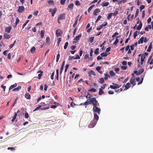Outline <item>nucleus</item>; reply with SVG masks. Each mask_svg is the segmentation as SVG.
<instances>
[{"label": "nucleus", "instance_id": "f257e3e1", "mask_svg": "<svg viewBox=\"0 0 153 153\" xmlns=\"http://www.w3.org/2000/svg\"><path fill=\"white\" fill-rule=\"evenodd\" d=\"M94 101L92 102V104H93V109H94L95 108L97 107L98 105L99 106V104L98 102V101L96 100V98H94Z\"/></svg>", "mask_w": 153, "mask_h": 153}, {"label": "nucleus", "instance_id": "f03ea898", "mask_svg": "<svg viewBox=\"0 0 153 153\" xmlns=\"http://www.w3.org/2000/svg\"><path fill=\"white\" fill-rule=\"evenodd\" d=\"M112 84L114 85H110V87L111 89H115L116 88H119L121 85H118L116 83H113Z\"/></svg>", "mask_w": 153, "mask_h": 153}, {"label": "nucleus", "instance_id": "7ed1b4c3", "mask_svg": "<svg viewBox=\"0 0 153 153\" xmlns=\"http://www.w3.org/2000/svg\"><path fill=\"white\" fill-rule=\"evenodd\" d=\"M153 56V53H152L151 55L149 57L148 61L147 63H149L150 64H153V59H152V57Z\"/></svg>", "mask_w": 153, "mask_h": 153}, {"label": "nucleus", "instance_id": "20e7f679", "mask_svg": "<svg viewBox=\"0 0 153 153\" xmlns=\"http://www.w3.org/2000/svg\"><path fill=\"white\" fill-rule=\"evenodd\" d=\"M97 123V121L94 120L91 121L90 124L89 125V126L90 128H93L94 127Z\"/></svg>", "mask_w": 153, "mask_h": 153}, {"label": "nucleus", "instance_id": "39448f33", "mask_svg": "<svg viewBox=\"0 0 153 153\" xmlns=\"http://www.w3.org/2000/svg\"><path fill=\"white\" fill-rule=\"evenodd\" d=\"M137 23V24L139 23V25L137 28V30H140L142 28V23L141 21H139V20H138Z\"/></svg>", "mask_w": 153, "mask_h": 153}, {"label": "nucleus", "instance_id": "423d86ee", "mask_svg": "<svg viewBox=\"0 0 153 153\" xmlns=\"http://www.w3.org/2000/svg\"><path fill=\"white\" fill-rule=\"evenodd\" d=\"M58 20H63L65 19V14L63 13L60 14L58 18Z\"/></svg>", "mask_w": 153, "mask_h": 153}, {"label": "nucleus", "instance_id": "0eeeda50", "mask_svg": "<svg viewBox=\"0 0 153 153\" xmlns=\"http://www.w3.org/2000/svg\"><path fill=\"white\" fill-rule=\"evenodd\" d=\"M81 34H79L78 36H76L74 39V40L75 41H73V43H76L77 42V41L79 40V39L81 37Z\"/></svg>", "mask_w": 153, "mask_h": 153}, {"label": "nucleus", "instance_id": "6e6552de", "mask_svg": "<svg viewBox=\"0 0 153 153\" xmlns=\"http://www.w3.org/2000/svg\"><path fill=\"white\" fill-rule=\"evenodd\" d=\"M25 8L23 6H19L18 7V11L19 13H22L25 10Z\"/></svg>", "mask_w": 153, "mask_h": 153}, {"label": "nucleus", "instance_id": "1a4fd4ad", "mask_svg": "<svg viewBox=\"0 0 153 153\" xmlns=\"http://www.w3.org/2000/svg\"><path fill=\"white\" fill-rule=\"evenodd\" d=\"M74 4L73 3H71L68 6L67 9L68 10H72L74 7Z\"/></svg>", "mask_w": 153, "mask_h": 153}, {"label": "nucleus", "instance_id": "9d476101", "mask_svg": "<svg viewBox=\"0 0 153 153\" xmlns=\"http://www.w3.org/2000/svg\"><path fill=\"white\" fill-rule=\"evenodd\" d=\"M93 110L94 112L97 113L99 114H100L101 111L100 108L97 107L95 108L94 109H93Z\"/></svg>", "mask_w": 153, "mask_h": 153}, {"label": "nucleus", "instance_id": "9b49d317", "mask_svg": "<svg viewBox=\"0 0 153 153\" xmlns=\"http://www.w3.org/2000/svg\"><path fill=\"white\" fill-rule=\"evenodd\" d=\"M62 31L60 29H58L56 30V35L57 37L61 36Z\"/></svg>", "mask_w": 153, "mask_h": 153}, {"label": "nucleus", "instance_id": "f8f14e48", "mask_svg": "<svg viewBox=\"0 0 153 153\" xmlns=\"http://www.w3.org/2000/svg\"><path fill=\"white\" fill-rule=\"evenodd\" d=\"M94 98H92L90 100H89V99H87L86 101V102L88 103V104H90L92 103V102L94 101Z\"/></svg>", "mask_w": 153, "mask_h": 153}, {"label": "nucleus", "instance_id": "ddd939ff", "mask_svg": "<svg viewBox=\"0 0 153 153\" xmlns=\"http://www.w3.org/2000/svg\"><path fill=\"white\" fill-rule=\"evenodd\" d=\"M100 11L99 9L97 8L94 11L93 14L95 16L97 15V13L100 12Z\"/></svg>", "mask_w": 153, "mask_h": 153}, {"label": "nucleus", "instance_id": "4468645a", "mask_svg": "<svg viewBox=\"0 0 153 153\" xmlns=\"http://www.w3.org/2000/svg\"><path fill=\"white\" fill-rule=\"evenodd\" d=\"M130 82L131 84L132 85V87L135 85L136 84L135 82V79L134 78H132L130 80Z\"/></svg>", "mask_w": 153, "mask_h": 153}, {"label": "nucleus", "instance_id": "2eb2a0df", "mask_svg": "<svg viewBox=\"0 0 153 153\" xmlns=\"http://www.w3.org/2000/svg\"><path fill=\"white\" fill-rule=\"evenodd\" d=\"M11 29L12 28L11 26L7 27L5 28V31L7 33H10Z\"/></svg>", "mask_w": 153, "mask_h": 153}, {"label": "nucleus", "instance_id": "dca6fc26", "mask_svg": "<svg viewBox=\"0 0 153 153\" xmlns=\"http://www.w3.org/2000/svg\"><path fill=\"white\" fill-rule=\"evenodd\" d=\"M40 73V74H39L38 75V76H39L38 79H40L41 78V76L42 75V74L43 73V72L42 71L40 70L37 72V73Z\"/></svg>", "mask_w": 153, "mask_h": 153}, {"label": "nucleus", "instance_id": "f3484780", "mask_svg": "<svg viewBox=\"0 0 153 153\" xmlns=\"http://www.w3.org/2000/svg\"><path fill=\"white\" fill-rule=\"evenodd\" d=\"M25 97L28 100L30 99L31 96L28 93H26L25 95Z\"/></svg>", "mask_w": 153, "mask_h": 153}, {"label": "nucleus", "instance_id": "a211bd4d", "mask_svg": "<svg viewBox=\"0 0 153 153\" xmlns=\"http://www.w3.org/2000/svg\"><path fill=\"white\" fill-rule=\"evenodd\" d=\"M11 37V36L10 35H8L7 33H4V37L5 39H9Z\"/></svg>", "mask_w": 153, "mask_h": 153}, {"label": "nucleus", "instance_id": "6ab92c4d", "mask_svg": "<svg viewBox=\"0 0 153 153\" xmlns=\"http://www.w3.org/2000/svg\"><path fill=\"white\" fill-rule=\"evenodd\" d=\"M19 110L17 111V112L16 113H15V115H14V116L13 117V119L12 120V121L13 122H14L15 120L16 119V116L17 115V113H18L19 112Z\"/></svg>", "mask_w": 153, "mask_h": 153}, {"label": "nucleus", "instance_id": "aec40b11", "mask_svg": "<svg viewBox=\"0 0 153 153\" xmlns=\"http://www.w3.org/2000/svg\"><path fill=\"white\" fill-rule=\"evenodd\" d=\"M131 84L129 82H128L126 84V85L125 86V88L124 89V90H126L128 89L130 87Z\"/></svg>", "mask_w": 153, "mask_h": 153}, {"label": "nucleus", "instance_id": "412c9836", "mask_svg": "<svg viewBox=\"0 0 153 153\" xmlns=\"http://www.w3.org/2000/svg\"><path fill=\"white\" fill-rule=\"evenodd\" d=\"M79 15H78L75 21V23L73 25V27H76V26L77 24V23L78 20V17H79Z\"/></svg>", "mask_w": 153, "mask_h": 153}, {"label": "nucleus", "instance_id": "4be33fe9", "mask_svg": "<svg viewBox=\"0 0 153 153\" xmlns=\"http://www.w3.org/2000/svg\"><path fill=\"white\" fill-rule=\"evenodd\" d=\"M56 10L57 9L56 7L53 9L52 11L51 12V14L52 16H54L56 12Z\"/></svg>", "mask_w": 153, "mask_h": 153}, {"label": "nucleus", "instance_id": "5701e85b", "mask_svg": "<svg viewBox=\"0 0 153 153\" xmlns=\"http://www.w3.org/2000/svg\"><path fill=\"white\" fill-rule=\"evenodd\" d=\"M99 116L97 114L95 113H94V120H95L96 121H97L98 120Z\"/></svg>", "mask_w": 153, "mask_h": 153}, {"label": "nucleus", "instance_id": "b1692460", "mask_svg": "<svg viewBox=\"0 0 153 153\" xmlns=\"http://www.w3.org/2000/svg\"><path fill=\"white\" fill-rule=\"evenodd\" d=\"M152 48V42L150 43L149 45V46L148 49L147 51L148 52H150L151 51V49Z\"/></svg>", "mask_w": 153, "mask_h": 153}, {"label": "nucleus", "instance_id": "393cba45", "mask_svg": "<svg viewBox=\"0 0 153 153\" xmlns=\"http://www.w3.org/2000/svg\"><path fill=\"white\" fill-rule=\"evenodd\" d=\"M88 74L90 76H91V75H93L94 76L96 75L94 72L92 70H90V71L88 72Z\"/></svg>", "mask_w": 153, "mask_h": 153}, {"label": "nucleus", "instance_id": "a878e982", "mask_svg": "<svg viewBox=\"0 0 153 153\" xmlns=\"http://www.w3.org/2000/svg\"><path fill=\"white\" fill-rule=\"evenodd\" d=\"M109 4V3L108 2H103L102 3V6L103 7H106L108 6Z\"/></svg>", "mask_w": 153, "mask_h": 153}, {"label": "nucleus", "instance_id": "bb28decb", "mask_svg": "<svg viewBox=\"0 0 153 153\" xmlns=\"http://www.w3.org/2000/svg\"><path fill=\"white\" fill-rule=\"evenodd\" d=\"M144 37H141L138 41V43L140 44V43L142 44L143 42V39Z\"/></svg>", "mask_w": 153, "mask_h": 153}, {"label": "nucleus", "instance_id": "cd10ccee", "mask_svg": "<svg viewBox=\"0 0 153 153\" xmlns=\"http://www.w3.org/2000/svg\"><path fill=\"white\" fill-rule=\"evenodd\" d=\"M22 88V87L21 86H19L17 88H16L13 90V91H19V90H20Z\"/></svg>", "mask_w": 153, "mask_h": 153}, {"label": "nucleus", "instance_id": "c85d7f7f", "mask_svg": "<svg viewBox=\"0 0 153 153\" xmlns=\"http://www.w3.org/2000/svg\"><path fill=\"white\" fill-rule=\"evenodd\" d=\"M16 86H17V84L16 83H15L13 85H11L9 88V91H10L11 89L16 87Z\"/></svg>", "mask_w": 153, "mask_h": 153}, {"label": "nucleus", "instance_id": "c756f323", "mask_svg": "<svg viewBox=\"0 0 153 153\" xmlns=\"http://www.w3.org/2000/svg\"><path fill=\"white\" fill-rule=\"evenodd\" d=\"M118 9L117 8L115 9L114 12V13H112V15L114 16H116V15L118 14Z\"/></svg>", "mask_w": 153, "mask_h": 153}, {"label": "nucleus", "instance_id": "7c9ffc66", "mask_svg": "<svg viewBox=\"0 0 153 153\" xmlns=\"http://www.w3.org/2000/svg\"><path fill=\"white\" fill-rule=\"evenodd\" d=\"M144 71V69L143 68H141L139 70L138 72L137 73V74H136V75H138V74H140L141 73L143 72Z\"/></svg>", "mask_w": 153, "mask_h": 153}, {"label": "nucleus", "instance_id": "2f4dec72", "mask_svg": "<svg viewBox=\"0 0 153 153\" xmlns=\"http://www.w3.org/2000/svg\"><path fill=\"white\" fill-rule=\"evenodd\" d=\"M44 30H42L41 31L40 35L41 38H43V37L44 36Z\"/></svg>", "mask_w": 153, "mask_h": 153}, {"label": "nucleus", "instance_id": "473e14b6", "mask_svg": "<svg viewBox=\"0 0 153 153\" xmlns=\"http://www.w3.org/2000/svg\"><path fill=\"white\" fill-rule=\"evenodd\" d=\"M36 49L33 46L30 49V51L31 53H34Z\"/></svg>", "mask_w": 153, "mask_h": 153}, {"label": "nucleus", "instance_id": "72a5a7b5", "mask_svg": "<svg viewBox=\"0 0 153 153\" xmlns=\"http://www.w3.org/2000/svg\"><path fill=\"white\" fill-rule=\"evenodd\" d=\"M104 94V92L102 89L100 88L99 89V91L98 94L100 95H101L102 94Z\"/></svg>", "mask_w": 153, "mask_h": 153}, {"label": "nucleus", "instance_id": "f704fd0d", "mask_svg": "<svg viewBox=\"0 0 153 153\" xmlns=\"http://www.w3.org/2000/svg\"><path fill=\"white\" fill-rule=\"evenodd\" d=\"M94 5H92L88 9V11L89 12L94 7Z\"/></svg>", "mask_w": 153, "mask_h": 153}, {"label": "nucleus", "instance_id": "c9c22d12", "mask_svg": "<svg viewBox=\"0 0 153 153\" xmlns=\"http://www.w3.org/2000/svg\"><path fill=\"white\" fill-rule=\"evenodd\" d=\"M145 74H144V75L143 76H141V81H140L138 83V85H140L142 83V82L143 81L144 77Z\"/></svg>", "mask_w": 153, "mask_h": 153}, {"label": "nucleus", "instance_id": "e433bc0d", "mask_svg": "<svg viewBox=\"0 0 153 153\" xmlns=\"http://www.w3.org/2000/svg\"><path fill=\"white\" fill-rule=\"evenodd\" d=\"M139 34V32L137 31H136L134 34V38H135Z\"/></svg>", "mask_w": 153, "mask_h": 153}, {"label": "nucleus", "instance_id": "4c0bfd02", "mask_svg": "<svg viewBox=\"0 0 153 153\" xmlns=\"http://www.w3.org/2000/svg\"><path fill=\"white\" fill-rule=\"evenodd\" d=\"M92 95L90 94L89 93H88V94L85 96L87 99H91V98L92 97Z\"/></svg>", "mask_w": 153, "mask_h": 153}, {"label": "nucleus", "instance_id": "58836bf2", "mask_svg": "<svg viewBox=\"0 0 153 153\" xmlns=\"http://www.w3.org/2000/svg\"><path fill=\"white\" fill-rule=\"evenodd\" d=\"M146 57H145L144 56H141V65H142L143 64V62L144 60V59Z\"/></svg>", "mask_w": 153, "mask_h": 153}, {"label": "nucleus", "instance_id": "ea45409f", "mask_svg": "<svg viewBox=\"0 0 153 153\" xmlns=\"http://www.w3.org/2000/svg\"><path fill=\"white\" fill-rule=\"evenodd\" d=\"M107 54L106 52L101 53L100 55L102 57H105L107 56Z\"/></svg>", "mask_w": 153, "mask_h": 153}, {"label": "nucleus", "instance_id": "a19ab883", "mask_svg": "<svg viewBox=\"0 0 153 153\" xmlns=\"http://www.w3.org/2000/svg\"><path fill=\"white\" fill-rule=\"evenodd\" d=\"M99 82L101 83H103L104 82V80L103 78H101L100 79Z\"/></svg>", "mask_w": 153, "mask_h": 153}, {"label": "nucleus", "instance_id": "79ce46f5", "mask_svg": "<svg viewBox=\"0 0 153 153\" xmlns=\"http://www.w3.org/2000/svg\"><path fill=\"white\" fill-rule=\"evenodd\" d=\"M75 4L77 6H79L81 4L79 2L78 0H76L75 1Z\"/></svg>", "mask_w": 153, "mask_h": 153}, {"label": "nucleus", "instance_id": "37998d69", "mask_svg": "<svg viewBox=\"0 0 153 153\" xmlns=\"http://www.w3.org/2000/svg\"><path fill=\"white\" fill-rule=\"evenodd\" d=\"M99 48H97L94 51V53L95 54L97 55L99 54Z\"/></svg>", "mask_w": 153, "mask_h": 153}, {"label": "nucleus", "instance_id": "c03bdc74", "mask_svg": "<svg viewBox=\"0 0 153 153\" xmlns=\"http://www.w3.org/2000/svg\"><path fill=\"white\" fill-rule=\"evenodd\" d=\"M103 27V26H102V25H100L97 27V30H100Z\"/></svg>", "mask_w": 153, "mask_h": 153}, {"label": "nucleus", "instance_id": "a18cd8bd", "mask_svg": "<svg viewBox=\"0 0 153 153\" xmlns=\"http://www.w3.org/2000/svg\"><path fill=\"white\" fill-rule=\"evenodd\" d=\"M68 42H66L65 44V45L64 47V48L65 49H66L67 47H68Z\"/></svg>", "mask_w": 153, "mask_h": 153}, {"label": "nucleus", "instance_id": "49530a36", "mask_svg": "<svg viewBox=\"0 0 153 153\" xmlns=\"http://www.w3.org/2000/svg\"><path fill=\"white\" fill-rule=\"evenodd\" d=\"M48 4H52L53 5L54 4V2L53 1V0H49L48 1Z\"/></svg>", "mask_w": 153, "mask_h": 153}, {"label": "nucleus", "instance_id": "de8ad7c7", "mask_svg": "<svg viewBox=\"0 0 153 153\" xmlns=\"http://www.w3.org/2000/svg\"><path fill=\"white\" fill-rule=\"evenodd\" d=\"M58 53H59V52L58 51ZM60 57V54L58 53L57 55L56 56V62H58L59 60V59Z\"/></svg>", "mask_w": 153, "mask_h": 153}, {"label": "nucleus", "instance_id": "09e8293b", "mask_svg": "<svg viewBox=\"0 0 153 153\" xmlns=\"http://www.w3.org/2000/svg\"><path fill=\"white\" fill-rule=\"evenodd\" d=\"M109 73L111 76H114L115 75V73L113 71H110Z\"/></svg>", "mask_w": 153, "mask_h": 153}, {"label": "nucleus", "instance_id": "8fccbe9b", "mask_svg": "<svg viewBox=\"0 0 153 153\" xmlns=\"http://www.w3.org/2000/svg\"><path fill=\"white\" fill-rule=\"evenodd\" d=\"M41 107V105H39L37 107L35 108V109L33 110V111L38 110L40 109Z\"/></svg>", "mask_w": 153, "mask_h": 153}, {"label": "nucleus", "instance_id": "3c124183", "mask_svg": "<svg viewBox=\"0 0 153 153\" xmlns=\"http://www.w3.org/2000/svg\"><path fill=\"white\" fill-rule=\"evenodd\" d=\"M145 7V5H141L140 6V11H141V10L143 9Z\"/></svg>", "mask_w": 153, "mask_h": 153}, {"label": "nucleus", "instance_id": "603ef678", "mask_svg": "<svg viewBox=\"0 0 153 153\" xmlns=\"http://www.w3.org/2000/svg\"><path fill=\"white\" fill-rule=\"evenodd\" d=\"M112 15H112V13H109L108 16V18H107L109 20L111 18V17L112 16Z\"/></svg>", "mask_w": 153, "mask_h": 153}, {"label": "nucleus", "instance_id": "864d4df0", "mask_svg": "<svg viewBox=\"0 0 153 153\" xmlns=\"http://www.w3.org/2000/svg\"><path fill=\"white\" fill-rule=\"evenodd\" d=\"M89 91L92 92H95L96 91V90L95 88H91V89L89 90Z\"/></svg>", "mask_w": 153, "mask_h": 153}, {"label": "nucleus", "instance_id": "5fc2aeb1", "mask_svg": "<svg viewBox=\"0 0 153 153\" xmlns=\"http://www.w3.org/2000/svg\"><path fill=\"white\" fill-rule=\"evenodd\" d=\"M66 0H61L60 4L62 5H63L65 4Z\"/></svg>", "mask_w": 153, "mask_h": 153}, {"label": "nucleus", "instance_id": "6e6d98bb", "mask_svg": "<svg viewBox=\"0 0 153 153\" xmlns=\"http://www.w3.org/2000/svg\"><path fill=\"white\" fill-rule=\"evenodd\" d=\"M119 42V40L118 39H116V40H115V42L113 43L114 45H116L117 44V43H118Z\"/></svg>", "mask_w": 153, "mask_h": 153}, {"label": "nucleus", "instance_id": "4d7b16f0", "mask_svg": "<svg viewBox=\"0 0 153 153\" xmlns=\"http://www.w3.org/2000/svg\"><path fill=\"white\" fill-rule=\"evenodd\" d=\"M50 39L49 37V36L47 37L46 38V43H48L50 41Z\"/></svg>", "mask_w": 153, "mask_h": 153}, {"label": "nucleus", "instance_id": "13d9d810", "mask_svg": "<svg viewBox=\"0 0 153 153\" xmlns=\"http://www.w3.org/2000/svg\"><path fill=\"white\" fill-rule=\"evenodd\" d=\"M102 18V16L100 15L98 16V18L97 19L96 21V22H97L100 19Z\"/></svg>", "mask_w": 153, "mask_h": 153}, {"label": "nucleus", "instance_id": "bf43d9fd", "mask_svg": "<svg viewBox=\"0 0 153 153\" xmlns=\"http://www.w3.org/2000/svg\"><path fill=\"white\" fill-rule=\"evenodd\" d=\"M7 149L11 150L12 151H14L15 150V148L14 147H9L7 148Z\"/></svg>", "mask_w": 153, "mask_h": 153}, {"label": "nucleus", "instance_id": "052dcab7", "mask_svg": "<svg viewBox=\"0 0 153 153\" xmlns=\"http://www.w3.org/2000/svg\"><path fill=\"white\" fill-rule=\"evenodd\" d=\"M139 12V10L138 9H137L136 12V13H135V17H137L138 15Z\"/></svg>", "mask_w": 153, "mask_h": 153}, {"label": "nucleus", "instance_id": "680f3d73", "mask_svg": "<svg viewBox=\"0 0 153 153\" xmlns=\"http://www.w3.org/2000/svg\"><path fill=\"white\" fill-rule=\"evenodd\" d=\"M16 42V40H15L13 44H12L10 45V46H9V47L10 49L12 48L13 47L14 45Z\"/></svg>", "mask_w": 153, "mask_h": 153}, {"label": "nucleus", "instance_id": "e2e57ef3", "mask_svg": "<svg viewBox=\"0 0 153 153\" xmlns=\"http://www.w3.org/2000/svg\"><path fill=\"white\" fill-rule=\"evenodd\" d=\"M80 59V57L78 55H76L75 57H74V59Z\"/></svg>", "mask_w": 153, "mask_h": 153}, {"label": "nucleus", "instance_id": "0e129e2a", "mask_svg": "<svg viewBox=\"0 0 153 153\" xmlns=\"http://www.w3.org/2000/svg\"><path fill=\"white\" fill-rule=\"evenodd\" d=\"M93 49L92 48L91 49V51L90 53V55L91 56H92V54L93 53Z\"/></svg>", "mask_w": 153, "mask_h": 153}, {"label": "nucleus", "instance_id": "69168bd1", "mask_svg": "<svg viewBox=\"0 0 153 153\" xmlns=\"http://www.w3.org/2000/svg\"><path fill=\"white\" fill-rule=\"evenodd\" d=\"M39 11H36L33 12V14L36 16L38 14Z\"/></svg>", "mask_w": 153, "mask_h": 153}, {"label": "nucleus", "instance_id": "338daca9", "mask_svg": "<svg viewBox=\"0 0 153 153\" xmlns=\"http://www.w3.org/2000/svg\"><path fill=\"white\" fill-rule=\"evenodd\" d=\"M118 33H117V32H115V33H114V34L112 36V37H113V38H114L115 37V36H116L117 35H118Z\"/></svg>", "mask_w": 153, "mask_h": 153}, {"label": "nucleus", "instance_id": "774afa93", "mask_svg": "<svg viewBox=\"0 0 153 153\" xmlns=\"http://www.w3.org/2000/svg\"><path fill=\"white\" fill-rule=\"evenodd\" d=\"M25 117L26 118H28L29 117V114L27 113H25Z\"/></svg>", "mask_w": 153, "mask_h": 153}]
</instances>
